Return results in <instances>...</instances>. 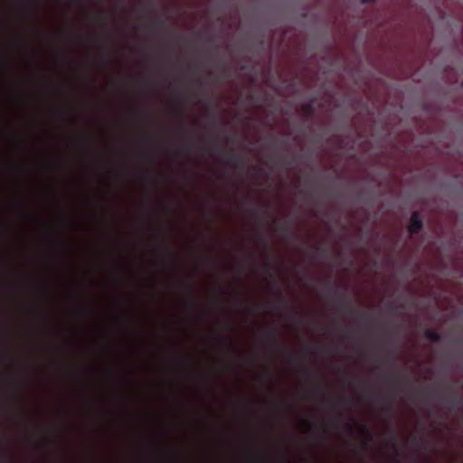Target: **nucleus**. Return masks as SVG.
Masks as SVG:
<instances>
[{"label": "nucleus", "mask_w": 463, "mask_h": 463, "mask_svg": "<svg viewBox=\"0 0 463 463\" xmlns=\"http://www.w3.org/2000/svg\"><path fill=\"white\" fill-rule=\"evenodd\" d=\"M146 393L148 392V388H147V387H146Z\"/></svg>", "instance_id": "obj_8"}, {"label": "nucleus", "mask_w": 463, "mask_h": 463, "mask_svg": "<svg viewBox=\"0 0 463 463\" xmlns=\"http://www.w3.org/2000/svg\"><path fill=\"white\" fill-rule=\"evenodd\" d=\"M421 228V221L416 213H413L411 217V223L409 226V232L411 233L418 232Z\"/></svg>", "instance_id": "obj_1"}, {"label": "nucleus", "mask_w": 463, "mask_h": 463, "mask_svg": "<svg viewBox=\"0 0 463 463\" xmlns=\"http://www.w3.org/2000/svg\"><path fill=\"white\" fill-rule=\"evenodd\" d=\"M146 321H148V315H146Z\"/></svg>", "instance_id": "obj_4"}, {"label": "nucleus", "mask_w": 463, "mask_h": 463, "mask_svg": "<svg viewBox=\"0 0 463 463\" xmlns=\"http://www.w3.org/2000/svg\"><path fill=\"white\" fill-rule=\"evenodd\" d=\"M146 423H147L148 422V415L147 414H146Z\"/></svg>", "instance_id": "obj_6"}, {"label": "nucleus", "mask_w": 463, "mask_h": 463, "mask_svg": "<svg viewBox=\"0 0 463 463\" xmlns=\"http://www.w3.org/2000/svg\"><path fill=\"white\" fill-rule=\"evenodd\" d=\"M426 337L431 341H437L439 339V335L430 330L426 331Z\"/></svg>", "instance_id": "obj_2"}, {"label": "nucleus", "mask_w": 463, "mask_h": 463, "mask_svg": "<svg viewBox=\"0 0 463 463\" xmlns=\"http://www.w3.org/2000/svg\"><path fill=\"white\" fill-rule=\"evenodd\" d=\"M146 321H148V315H146Z\"/></svg>", "instance_id": "obj_3"}, {"label": "nucleus", "mask_w": 463, "mask_h": 463, "mask_svg": "<svg viewBox=\"0 0 463 463\" xmlns=\"http://www.w3.org/2000/svg\"><path fill=\"white\" fill-rule=\"evenodd\" d=\"M368 0H361L362 3H366Z\"/></svg>", "instance_id": "obj_7"}, {"label": "nucleus", "mask_w": 463, "mask_h": 463, "mask_svg": "<svg viewBox=\"0 0 463 463\" xmlns=\"http://www.w3.org/2000/svg\"><path fill=\"white\" fill-rule=\"evenodd\" d=\"M146 364L148 363V360H147V359L146 360Z\"/></svg>", "instance_id": "obj_9"}, {"label": "nucleus", "mask_w": 463, "mask_h": 463, "mask_svg": "<svg viewBox=\"0 0 463 463\" xmlns=\"http://www.w3.org/2000/svg\"><path fill=\"white\" fill-rule=\"evenodd\" d=\"M146 321H148V315H146Z\"/></svg>", "instance_id": "obj_5"}]
</instances>
